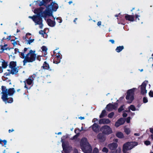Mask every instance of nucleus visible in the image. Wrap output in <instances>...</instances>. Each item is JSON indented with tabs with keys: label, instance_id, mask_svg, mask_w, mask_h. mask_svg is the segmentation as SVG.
Instances as JSON below:
<instances>
[{
	"label": "nucleus",
	"instance_id": "obj_1",
	"mask_svg": "<svg viewBox=\"0 0 153 153\" xmlns=\"http://www.w3.org/2000/svg\"><path fill=\"white\" fill-rule=\"evenodd\" d=\"M58 8V4L55 2H52L50 5L47 6L44 10L42 7L35 9L34 13L37 14V15L29 16L28 18L32 19L35 23L36 25H39V27L42 29L43 27L42 20L40 16L44 18L46 20V18L52 16L53 12L56 11Z\"/></svg>",
	"mask_w": 153,
	"mask_h": 153
},
{
	"label": "nucleus",
	"instance_id": "obj_2",
	"mask_svg": "<svg viewBox=\"0 0 153 153\" xmlns=\"http://www.w3.org/2000/svg\"><path fill=\"white\" fill-rule=\"evenodd\" d=\"M2 92L1 94H2L1 98L2 100L6 103H11L13 101V99L12 98H9L8 96H12L14 93L15 90L14 88H10L7 90L6 87L4 86H1Z\"/></svg>",
	"mask_w": 153,
	"mask_h": 153
},
{
	"label": "nucleus",
	"instance_id": "obj_3",
	"mask_svg": "<svg viewBox=\"0 0 153 153\" xmlns=\"http://www.w3.org/2000/svg\"><path fill=\"white\" fill-rule=\"evenodd\" d=\"M20 57L23 59H24L23 62V65H25V63L27 62H32L35 60L36 55L33 51L30 50L29 52L27 54L25 55L23 52H20Z\"/></svg>",
	"mask_w": 153,
	"mask_h": 153
},
{
	"label": "nucleus",
	"instance_id": "obj_4",
	"mask_svg": "<svg viewBox=\"0 0 153 153\" xmlns=\"http://www.w3.org/2000/svg\"><path fill=\"white\" fill-rule=\"evenodd\" d=\"M80 148L84 153H92L91 147L86 138H82L80 140Z\"/></svg>",
	"mask_w": 153,
	"mask_h": 153
},
{
	"label": "nucleus",
	"instance_id": "obj_5",
	"mask_svg": "<svg viewBox=\"0 0 153 153\" xmlns=\"http://www.w3.org/2000/svg\"><path fill=\"white\" fill-rule=\"evenodd\" d=\"M136 90H137V88H133L127 91V94L126 98L127 100V102L128 103H131L134 100V92Z\"/></svg>",
	"mask_w": 153,
	"mask_h": 153
},
{
	"label": "nucleus",
	"instance_id": "obj_6",
	"mask_svg": "<svg viewBox=\"0 0 153 153\" xmlns=\"http://www.w3.org/2000/svg\"><path fill=\"white\" fill-rule=\"evenodd\" d=\"M67 136H64L61 138V142L63 150L66 153H68L71 150V147L69 145L68 142L64 141V139L67 137Z\"/></svg>",
	"mask_w": 153,
	"mask_h": 153
},
{
	"label": "nucleus",
	"instance_id": "obj_7",
	"mask_svg": "<svg viewBox=\"0 0 153 153\" xmlns=\"http://www.w3.org/2000/svg\"><path fill=\"white\" fill-rule=\"evenodd\" d=\"M148 87L149 88H150L151 85L149 84V82L148 81H145L143 82L142 84L139 86L138 88L140 89L141 94L142 95H144L147 93V90L146 89V87Z\"/></svg>",
	"mask_w": 153,
	"mask_h": 153
},
{
	"label": "nucleus",
	"instance_id": "obj_8",
	"mask_svg": "<svg viewBox=\"0 0 153 153\" xmlns=\"http://www.w3.org/2000/svg\"><path fill=\"white\" fill-rule=\"evenodd\" d=\"M137 145V143L135 142H127L123 145V151L124 153H125L127 151L131 150Z\"/></svg>",
	"mask_w": 153,
	"mask_h": 153
},
{
	"label": "nucleus",
	"instance_id": "obj_9",
	"mask_svg": "<svg viewBox=\"0 0 153 153\" xmlns=\"http://www.w3.org/2000/svg\"><path fill=\"white\" fill-rule=\"evenodd\" d=\"M125 18L126 20L131 22L134 21L135 18V20L137 21V20H140V16L137 14H135L134 15L133 13V14L132 15L126 14L125 16Z\"/></svg>",
	"mask_w": 153,
	"mask_h": 153
},
{
	"label": "nucleus",
	"instance_id": "obj_10",
	"mask_svg": "<svg viewBox=\"0 0 153 153\" xmlns=\"http://www.w3.org/2000/svg\"><path fill=\"white\" fill-rule=\"evenodd\" d=\"M100 130L102 133L106 135H109L112 133L111 128L107 125L102 126L100 128Z\"/></svg>",
	"mask_w": 153,
	"mask_h": 153
},
{
	"label": "nucleus",
	"instance_id": "obj_11",
	"mask_svg": "<svg viewBox=\"0 0 153 153\" xmlns=\"http://www.w3.org/2000/svg\"><path fill=\"white\" fill-rule=\"evenodd\" d=\"M57 49L53 51V53L54 54H56V55H55L54 57V59L53 60V62L54 63L57 64L59 63L60 62L61 59L62 58V55H60V54L59 53V52H58L57 53H56V51Z\"/></svg>",
	"mask_w": 153,
	"mask_h": 153
},
{
	"label": "nucleus",
	"instance_id": "obj_12",
	"mask_svg": "<svg viewBox=\"0 0 153 153\" xmlns=\"http://www.w3.org/2000/svg\"><path fill=\"white\" fill-rule=\"evenodd\" d=\"M118 146V144L116 143H112L108 145V147L111 150H115Z\"/></svg>",
	"mask_w": 153,
	"mask_h": 153
},
{
	"label": "nucleus",
	"instance_id": "obj_13",
	"mask_svg": "<svg viewBox=\"0 0 153 153\" xmlns=\"http://www.w3.org/2000/svg\"><path fill=\"white\" fill-rule=\"evenodd\" d=\"M117 104H109L107 106V108L108 111H111L113 109H116L117 108Z\"/></svg>",
	"mask_w": 153,
	"mask_h": 153
},
{
	"label": "nucleus",
	"instance_id": "obj_14",
	"mask_svg": "<svg viewBox=\"0 0 153 153\" xmlns=\"http://www.w3.org/2000/svg\"><path fill=\"white\" fill-rule=\"evenodd\" d=\"M124 119L121 118L119 119L115 123V126L116 127H117L120 125H123L125 122Z\"/></svg>",
	"mask_w": 153,
	"mask_h": 153
},
{
	"label": "nucleus",
	"instance_id": "obj_15",
	"mask_svg": "<svg viewBox=\"0 0 153 153\" xmlns=\"http://www.w3.org/2000/svg\"><path fill=\"white\" fill-rule=\"evenodd\" d=\"M110 122L108 119H102L100 120L99 123L100 124H108L110 123Z\"/></svg>",
	"mask_w": 153,
	"mask_h": 153
},
{
	"label": "nucleus",
	"instance_id": "obj_16",
	"mask_svg": "<svg viewBox=\"0 0 153 153\" xmlns=\"http://www.w3.org/2000/svg\"><path fill=\"white\" fill-rule=\"evenodd\" d=\"M92 128L93 131L97 132L99 131V126L97 124L94 123L92 126Z\"/></svg>",
	"mask_w": 153,
	"mask_h": 153
},
{
	"label": "nucleus",
	"instance_id": "obj_17",
	"mask_svg": "<svg viewBox=\"0 0 153 153\" xmlns=\"http://www.w3.org/2000/svg\"><path fill=\"white\" fill-rule=\"evenodd\" d=\"M128 109L126 111L128 112H131L130 110L133 111H138L139 109L138 108H136L135 106L133 105H131L128 107Z\"/></svg>",
	"mask_w": 153,
	"mask_h": 153
},
{
	"label": "nucleus",
	"instance_id": "obj_18",
	"mask_svg": "<svg viewBox=\"0 0 153 153\" xmlns=\"http://www.w3.org/2000/svg\"><path fill=\"white\" fill-rule=\"evenodd\" d=\"M97 138L101 142L104 141L105 140L104 137L102 134L101 133H100L98 134L97 136Z\"/></svg>",
	"mask_w": 153,
	"mask_h": 153
},
{
	"label": "nucleus",
	"instance_id": "obj_19",
	"mask_svg": "<svg viewBox=\"0 0 153 153\" xmlns=\"http://www.w3.org/2000/svg\"><path fill=\"white\" fill-rule=\"evenodd\" d=\"M47 22L48 25L51 27H53L55 25L56 23L55 22L53 21L50 19H48Z\"/></svg>",
	"mask_w": 153,
	"mask_h": 153
},
{
	"label": "nucleus",
	"instance_id": "obj_20",
	"mask_svg": "<svg viewBox=\"0 0 153 153\" xmlns=\"http://www.w3.org/2000/svg\"><path fill=\"white\" fill-rule=\"evenodd\" d=\"M42 68L44 69L49 70V71H51V70L49 68V65L46 62H45L43 64V65L41 67Z\"/></svg>",
	"mask_w": 153,
	"mask_h": 153
},
{
	"label": "nucleus",
	"instance_id": "obj_21",
	"mask_svg": "<svg viewBox=\"0 0 153 153\" xmlns=\"http://www.w3.org/2000/svg\"><path fill=\"white\" fill-rule=\"evenodd\" d=\"M33 80V78L31 76L26 80V83L28 85H30L32 83Z\"/></svg>",
	"mask_w": 153,
	"mask_h": 153
},
{
	"label": "nucleus",
	"instance_id": "obj_22",
	"mask_svg": "<svg viewBox=\"0 0 153 153\" xmlns=\"http://www.w3.org/2000/svg\"><path fill=\"white\" fill-rule=\"evenodd\" d=\"M116 136L119 138H123L124 137L123 134L120 131L117 132L116 134Z\"/></svg>",
	"mask_w": 153,
	"mask_h": 153
},
{
	"label": "nucleus",
	"instance_id": "obj_23",
	"mask_svg": "<svg viewBox=\"0 0 153 153\" xmlns=\"http://www.w3.org/2000/svg\"><path fill=\"white\" fill-rule=\"evenodd\" d=\"M18 71V69L14 67L11 68V73L13 74H16Z\"/></svg>",
	"mask_w": 153,
	"mask_h": 153
},
{
	"label": "nucleus",
	"instance_id": "obj_24",
	"mask_svg": "<svg viewBox=\"0 0 153 153\" xmlns=\"http://www.w3.org/2000/svg\"><path fill=\"white\" fill-rule=\"evenodd\" d=\"M124 49V47L123 46L117 47L115 49L116 51L119 53L121 52Z\"/></svg>",
	"mask_w": 153,
	"mask_h": 153
},
{
	"label": "nucleus",
	"instance_id": "obj_25",
	"mask_svg": "<svg viewBox=\"0 0 153 153\" xmlns=\"http://www.w3.org/2000/svg\"><path fill=\"white\" fill-rule=\"evenodd\" d=\"M34 2L36 3V4H37V5H38L40 6L43 5L45 4H46V3H45V2H44L43 0L42 1H35Z\"/></svg>",
	"mask_w": 153,
	"mask_h": 153
},
{
	"label": "nucleus",
	"instance_id": "obj_26",
	"mask_svg": "<svg viewBox=\"0 0 153 153\" xmlns=\"http://www.w3.org/2000/svg\"><path fill=\"white\" fill-rule=\"evenodd\" d=\"M16 66V62H11L10 63V64L9 65V67L11 68L15 67Z\"/></svg>",
	"mask_w": 153,
	"mask_h": 153
},
{
	"label": "nucleus",
	"instance_id": "obj_27",
	"mask_svg": "<svg viewBox=\"0 0 153 153\" xmlns=\"http://www.w3.org/2000/svg\"><path fill=\"white\" fill-rule=\"evenodd\" d=\"M10 73H6L4 74V75L2 77V79L3 80H5L6 79H4V78H8L7 76H9Z\"/></svg>",
	"mask_w": 153,
	"mask_h": 153
},
{
	"label": "nucleus",
	"instance_id": "obj_28",
	"mask_svg": "<svg viewBox=\"0 0 153 153\" xmlns=\"http://www.w3.org/2000/svg\"><path fill=\"white\" fill-rule=\"evenodd\" d=\"M2 67L3 68H5L7 67V62H5L4 61H3L2 63Z\"/></svg>",
	"mask_w": 153,
	"mask_h": 153
},
{
	"label": "nucleus",
	"instance_id": "obj_29",
	"mask_svg": "<svg viewBox=\"0 0 153 153\" xmlns=\"http://www.w3.org/2000/svg\"><path fill=\"white\" fill-rule=\"evenodd\" d=\"M115 151L111 152L110 153H120L121 149L120 148L116 149Z\"/></svg>",
	"mask_w": 153,
	"mask_h": 153
},
{
	"label": "nucleus",
	"instance_id": "obj_30",
	"mask_svg": "<svg viewBox=\"0 0 153 153\" xmlns=\"http://www.w3.org/2000/svg\"><path fill=\"white\" fill-rule=\"evenodd\" d=\"M106 115V111L104 110L102 111V112L100 116V118H102Z\"/></svg>",
	"mask_w": 153,
	"mask_h": 153
},
{
	"label": "nucleus",
	"instance_id": "obj_31",
	"mask_svg": "<svg viewBox=\"0 0 153 153\" xmlns=\"http://www.w3.org/2000/svg\"><path fill=\"white\" fill-rule=\"evenodd\" d=\"M124 131L127 134H128L130 133L131 131L129 128H125L124 129Z\"/></svg>",
	"mask_w": 153,
	"mask_h": 153
},
{
	"label": "nucleus",
	"instance_id": "obj_32",
	"mask_svg": "<svg viewBox=\"0 0 153 153\" xmlns=\"http://www.w3.org/2000/svg\"><path fill=\"white\" fill-rule=\"evenodd\" d=\"M34 40V39H30V38L29 40H27V44H30L31 43L33 42Z\"/></svg>",
	"mask_w": 153,
	"mask_h": 153
},
{
	"label": "nucleus",
	"instance_id": "obj_33",
	"mask_svg": "<svg viewBox=\"0 0 153 153\" xmlns=\"http://www.w3.org/2000/svg\"><path fill=\"white\" fill-rule=\"evenodd\" d=\"M0 46L1 47V49L2 50V51H3L4 50H6L7 49V45H5L4 46H2L1 45Z\"/></svg>",
	"mask_w": 153,
	"mask_h": 153
},
{
	"label": "nucleus",
	"instance_id": "obj_34",
	"mask_svg": "<svg viewBox=\"0 0 153 153\" xmlns=\"http://www.w3.org/2000/svg\"><path fill=\"white\" fill-rule=\"evenodd\" d=\"M41 49L42 50V51L45 52V53H46V51L47 50L46 47L45 46H43L42 47Z\"/></svg>",
	"mask_w": 153,
	"mask_h": 153
},
{
	"label": "nucleus",
	"instance_id": "obj_35",
	"mask_svg": "<svg viewBox=\"0 0 153 153\" xmlns=\"http://www.w3.org/2000/svg\"><path fill=\"white\" fill-rule=\"evenodd\" d=\"M79 133H78L76 134L73 137L71 138L72 140H75L77 138V137L79 136Z\"/></svg>",
	"mask_w": 153,
	"mask_h": 153
},
{
	"label": "nucleus",
	"instance_id": "obj_36",
	"mask_svg": "<svg viewBox=\"0 0 153 153\" xmlns=\"http://www.w3.org/2000/svg\"><path fill=\"white\" fill-rule=\"evenodd\" d=\"M102 151L103 152L107 153L108 151V150L107 148L104 147L103 148Z\"/></svg>",
	"mask_w": 153,
	"mask_h": 153
},
{
	"label": "nucleus",
	"instance_id": "obj_37",
	"mask_svg": "<svg viewBox=\"0 0 153 153\" xmlns=\"http://www.w3.org/2000/svg\"><path fill=\"white\" fill-rule=\"evenodd\" d=\"M93 153H99V149L97 148H95L93 149Z\"/></svg>",
	"mask_w": 153,
	"mask_h": 153
},
{
	"label": "nucleus",
	"instance_id": "obj_38",
	"mask_svg": "<svg viewBox=\"0 0 153 153\" xmlns=\"http://www.w3.org/2000/svg\"><path fill=\"white\" fill-rule=\"evenodd\" d=\"M56 19L59 23H61L62 22V20L61 17H57L56 18Z\"/></svg>",
	"mask_w": 153,
	"mask_h": 153
},
{
	"label": "nucleus",
	"instance_id": "obj_39",
	"mask_svg": "<svg viewBox=\"0 0 153 153\" xmlns=\"http://www.w3.org/2000/svg\"><path fill=\"white\" fill-rule=\"evenodd\" d=\"M11 50L14 51L15 52V53H20L19 49L17 48H16L14 50H13V49H11Z\"/></svg>",
	"mask_w": 153,
	"mask_h": 153
},
{
	"label": "nucleus",
	"instance_id": "obj_40",
	"mask_svg": "<svg viewBox=\"0 0 153 153\" xmlns=\"http://www.w3.org/2000/svg\"><path fill=\"white\" fill-rule=\"evenodd\" d=\"M143 101L144 103H147L148 102L147 98L145 97H144L143 99Z\"/></svg>",
	"mask_w": 153,
	"mask_h": 153
},
{
	"label": "nucleus",
	"instance_id": "obj_41",
	"mask_svg": "<svg viewBox=\"0 0 153 153\" xmlns=\"http://www.w3.org/2000/svg\"><path fill=\"white\" fill-rule=\"evenodd\" d=\"M149 95L151 97H153V91H150L149 93Z\"/></svg>",
	"mask_w": 153,
	"mask_h": 153
},
{
	"label": "nucleus",
	"instance_id": "obj_42",
	"mask_svg": "<svg viewBox=\"0 0 153 153\" xmlns=\"http://www.w3.org/2000/svg\"><path fill=\"white\" fill-rule=\"evenodd\" d=\"M12 43L13 45L14 46H15L17 44V43L16 41L14 40H11Z\"/></svg>",
	"mask_w": 153,
	"mask_h": 153
},
{
	"label": "nucleus",
	"instance_id": "obj_43",
	"mask_svg": "<svg viewBox=\"0 0 153 153\" xmlns=\"http://www.w3.org/2000/svg\"><path fill=\"white\" fill-rule=\"evenodd\" d=\"M114 115V112H111V113H110V114H108V117L109 118H111L112 117H113Z\"/></svg>",
	"mask_w": 153,
	"mask_h": 153
},
{
	"label": "nucleus",
	"instance_id": "obj_44",
	"mask_svg": "<svg viewBox=\"0 0 153 153\" xmlns=\"http://www.w3.org/2000/svg\"><path fill=\"white\" fill-rule=\"evenodd\" d=\"M150 142L148 140H146L144 141V143L146 146L149 145L150 144Z\"/></svg>",
	"mask_w": 153,
	"mask_h": 153
},
{
	"label": "nucleus",
	"instance_id": "obj_45",
	"mask_svg": "<svg viewBox=\"0 0 153 153\" xmlns=\"http://www.w3.org/2000/svg\"><path fill=\"white\" fill-rule=\"evenodd\" d=\"M124 106H122L121 107H120L118 109V111L119 112H120L121 111H123V107Z\"/></svg>",
	"mask_w": 153,
	"mask_h": 153
},
{
	"label": "nucleus",
	"instance_id": "obj_46",
	"mask_svg": "<svg viewBox=\"0 0 153 153\" xmlns=\"http://www.w3.org/2000/svg\"><path fill=\"white\" fill-rule=\"evenodd\" d=\"M130 120L131 117H128L126 120V122L128 123H129L130 122Z\"/></svg>",
	"mask_w": 153,
	"mask_h": 153
},
{
	"label": "nucleus",
	"instance_id": "obj_47",
	"mask_svg": "<svg viewBox=\"0 0 153 153\" xmlns=\"http://www.w3.org/2000/svg\"><path fill=\"white\" fill-rule=\"evenodd\" d=\"M123 116L124 117H126L127 116V113L126 112H124L123 113Z\"/></svg>",
	"mask_w": 153,
	"mask_h": 153
},
{
	"label": "nucleus",
	"instance_id": "obj_48",
	"mask_svg": "<svg viewBox=\"0 0 153 153\" xmlns=\"http://www.w3.org/2000/svg\"><path fill=\"white\" fill-rule=\"evenodd\" d=\"M27 48H25L24 50V51H23L22 52H23L25 54L26 53L25 52L27 51Z\"/></svg>",
	"mask_w": 153,
	"mask_h": 153
},
{
	"label": "nucleus",
	"instance_id": "obj_49",
	"mask_svg": "<svg viewBox=\"0 0 153 153\" xmlns=\"http://www.w3.org/2000/svg\"><path fill=\"white\" fill-rule=\"evenodd\" d=\"M44 2H45V3H47L49 2L51 0H42Z\"/></svg>",
	"mask_w": 153,
	"mask_h": 153
},
{
	"label": "nucleus",
	"instance_id": "obj_50",
	"mask_svg": "<svg viewBox=\"0 0 153 153\" xmlns=\"http://www.w3.org/2000/svg\"><path fill=\"white\" fill-rule=\"evenodd\" d=\"M14 130L13 129H9L8 130V132L9 133H11L12 132H13L14 131Z\"/></svg>",
	"mask_w": 153,
	"mask_h": 153
},
{
	"label": "nucleus",
	"instance_id": "obj_51",
	"mask_svg": "<svg viewBox=\"0 0 153 153\" xmlns=\"http://www.w3.org/2000/svg\"><path fill=\"white\" fill-rule=\"evenodd\" d=\"M101 25V21H99L97 23V25L98 26H100Z\"/></svg>",
	"mask_w": 153,
	"mask_h": 153
},
{
	"label": "nucleus",
	"instance_id": "obj_52",
	"mask_svg": "<svg viewBox=\"0 0 153 153\" xmlns=\"http://www.w3.org/2000/svg\"><path fill=\"white\" fill-rule=\"evenodd\" d=\"M149 130L150 132L153 134V128H150Z\"/></svg>",
	"mask_w": 153,
	"mask_h": 153
},
{
	"label": "nucleus",
	"instance_id": "obj_53",
	"mask_svg": "<svg viewBox=\"0 0 153 153\" xmlns=\"http://www.w3.org/2000/svg\"><path fill=\"white\" fill-rule=\"evenodd\" d=\"M109 41L112 44H114V40L110 39Z\"/></svg>",
	"mask_w": 153,
	"mask_h": 153
},
{
	"label": "nucleus",
	"instance_id": "obj_54",
	"mask_svg": "<svg viewBox=\"0 0 153 153\" xmlns=\"http://www.w3.org/2000/svg\"><path fill=\"white\" fill-rule=\"evenodd\" d=\"M74 153H79L77 150L76 149H75L74 150Z\"/></svg>",
	"mask_w": 153,
	"mask_h": 153
},
{
	"label": "nucleus",
	"instance_id": "obj_55",
	"mask_svg": "<svg viewBox=\"0 0 153 153\" xmlns=\"http://www.w3.org/2000/svg\"><path fill=\"white\" fill-rule=\"evenodd\" d=\"M79 118L81 120H82L84 119H85V118L84 117H79Z\"/></svg>",
	"mask_w": 153,
	"mask_h": 153
},
{
	"label": "nucleus",
	"instance_id": "obj_56",
	"mask_svg": "<svg viewBox=\"0 0 153 153\" xmlns=\"http://www.w3.org/2000/svg\"><path fill=\"white\" fill-rule=\"evenodd\" d=\"M97 119L94 118V119L92 120V122L93 123L95 122L96 121H97Z\"/></svg>",
	"mask_w": 153,
	"mask_h": 153
},
{
	"label": "nucleus",
	"instance_id": "obj_57",
	"mask_svg": "<svg viewBox=\"0 0 153 153\" xmlns=\"http://www.w3.org/2000/svg\"><path fill=\"white\" fill-rule=\"evenodd\" d=\"M31 35V34H30V33H27L26 34V37H27L28 35L30 36Z\"/></svg>",
	"mask_w": 153,
	"mask_h": 153
},
{
	"label": "nucleus",
	"instance_id": "obj_58",
	"mask_svg": "<svg viewBox=\"0 0 153 153\" xmlns=\"http://www.w3.org/2000/svg\"><path fill=\"white\" fill-rule=\"evenodd\" d=\"M134 135L136 136H139L140 135V134L139 133H135Z\"/></svg>",
	"mask_w": 153,
	"mask_h": 153
},
{
	"label": "nucleus",
	"instance_id": "obj_59",
	"mask_svg": "<svg viewBox=\"0 0 153 153\" xmlns=\"http://www.w3.org/2000/svg\"><path fill=\"white\" fill-rule=\"evenodd\" d=\"M55 134H58V135L61 134H62V132H59L58 133H56Z\"/></svg>",
	"mask_w": 153,
	"mask_h": 153
},
{
	"label": "nucleus",
	"instance_id": "obj_60",
	"mask_svg": "<svg viewBox=\"0 0 153 153\" xmlns=\"http://www.w3.org/2000/svg\"><path fill=\"white\" fill-rule=\"evenodd\" d=\"M79 131H82L84 129H83V127H82L81 130L79 129Z\"/></svg>",
	"mask_w": 153,
	"mask_h": 153
},
{
	"label": "nucleus",
	"instance_id": "obj_61",
	"mask_svg": "<svg viewBox=\"0 0 153 153\" xmlns=\"http://www.w3.org/2000/svg\"><path fill=\"white\" fill-rule=\"evenodd\" d=\"M43 32L42 31H39V33L40 34H43Z\"/></svg>",
	"mask_w": 153,
	"mask_h": 153
},
{
	"label": "nucleus",
	"instance_id": "obj_62",
	"mask_svg": "<svg viewBox=\"0 0 153 153\" xmlns=\"http://www.w3.org/2000/svg\"><path fill=\"white\" fill-rule=\"evenodd\" d=\"M2 142H3L5 143H6L7 141L6 140H2Z\"/></svg>",
	"mask_w": 153,
	"mask_h": 153
},
{
	"label": "nucleus",
	"instance_id": "obj_63",
	"mask_svg": "<svg viewBox=\"0 0 153 153\" xmlns=\"http://www.w3.org/2000/svg\"><path fill=\"white\" fill-rule=\"evenodd\" d=\"M150 137H151V139H152V140H153V134H151L150 135Z\"/></svg>",
	"mask_w": 153,
	"mask_h": 153
},
{
	"label": "nucleus",
	"instance_id": "obj_64",
	"mask_svg": "<svg viewBox=\"0 0 153 153\" xmlns=\"http://www.w3.org/2000/svg\"><path fill=\"white\" fill-rule=\"evenodd\" d=\"M77 18H75V19H74V22L75 24H76V20H77Z\"/></svg>",
	"mask_w": 153,
	"mask_h": 153
}]
</instances>
